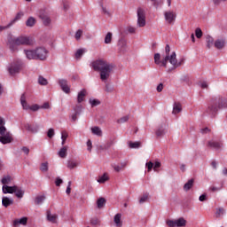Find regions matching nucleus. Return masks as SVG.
I'll use <instances>...</instances> for the list:
<instances>
[{
  "label": "nucleus",
  "mask_w": 227,
  "mask_h": 227,
  "mask_svg": "<svg viewBox=\"0 0 227 227\" xmlns=\"http://www.w3.org/2000/svg\"><path fill=\"white\" fill-rule=\"evenodd\" d=\"M159 168H160V162L156 161V162L154 163V166H153V170H154V171H157V169H159Z\"/></svg>",
  "instance_id": "61"
},
{
  "label": "nucleus",
  "mask_w": 227,
  "mask_h": 227,
  "mask_svg": "<svg viewBox=\"0 0 227 227\" xmlns=\"http://www.w3.org/2000/svg\"><path fill=\"white\" fill-rule=\"evenodd\" d=\"M207 146H209V148H215V150H219V148H222L223 143L211 140L208 142Z\"/></svg>",
  "instance_id": "16"
},
{
  "label": "nucleus",
  "mask_w": 227,
  "mask_h": 227,
  "mask_svg": "<svg viewBox=\"0 0 227 227\" xmlns=\"http://www.w3.org/2000/svg\"><path fill=\"white\" fill-rule=\"evenodd\" d=\"M55 184H56L57 187H59V185H61V184H63V179L57 177Z\"/></svg>",
  "instance_id": "54"
},
{
  "label": "nucleus",
  "mask_w": 227,
  "mask_h": 227,
  "mask_svg": "<svg viewBox=\"0 0 227 227\" xmlns=\"http://www.w3.org/2000/svg\"><path fill=\"white\" fill-rule=\"evenodd\" d=\"M98 208H104L106 207V200L104 198H99L97 201Z\"/></svg>",
  "instance_id": "29"
},
{
  "label": "nucleus",
  "mask_w": 227,
  "mask_h": 227,
  "mask_svg": "<svg viewBox=\"0 0 227 227\" xmlns=\"http://www.w3.org/2000/svg\"><path fill=\"white\" fill-rule=\"evenodd\" d=\"M81 36H82V30L79 29L74 35L75 40H81Z\"/></svg>",
  "instance_id": "49"
},
{
  "label": "nucleus",
  "mask_w": 227,
  "mask_h": 227,
  "mask_svg": "<svg viewBox=\"0 0 227 227\" xmlns=\"http://www.w3.org/2000/svg\"><path fill=\"white\" fill-rule=\"evenodd\" d=\"M90 224H92L93 226H98V224H100V220L97 217H93L90 219Z\"/></svg>",
  "instance_id": "43"
},
{
  "label": "nucleus",
  "mask_w": 227,
  "mask_h": 227,
  "mask_svg": "<svg viewBox=\"0 0 227 227\" xmlns=\"http://www.w3.org/2000/svg\"><path fill=\"white\" fill-rule=\"evenodd\" d=\"M13 141V137L12 133L6 129V127L0 126V143L2 145H8Z\"/></svg>",
  "instance_id": "6"
},
{
  "label": "nucleus",
  "mask_w": 227,
  "mask_h": 227,
  "mask_svg": "<svg viewBox=\"0 0 227 227\" xmlns=\"http://www.w3.org/2000/svg\"><path fill=\"white\" fill-rule=\"evenodd\" d=\"M162 90H164V84L160 83V84L157 86V91H158V93H160V91H162Z\"/></svg>",
  "instance_id": "60"
},
{
  "label": "nucleus",
  "mask_w": 227,
  "mask_h": 227,
  "mask_svg": "<svg viewBox=\"0 0 227 227\" xmlns=\"http://www.w3.org/2000/svg\"><path fill=\"white\" fill-rule=\"evenodd\" d=\"M90 130H91V132L94 136H98V137H102V129L99 127H98V126L92 127L90 129Z\"/></svg>",
  "instance_id": "19"
},
{
  "label": "nucleus",
  "mask_w": 227,
  "mask_h": 227,
  "mask_svg": "<svg viewBox=\"0 0 227 227\" xmlns=\"http://www.w3.org/2000/svg\"><path fill=\"white\" fill-rule=\"evenodd\" d=\"M129 115H125V116L120 118V119L117 121V122H118V123H126V121H129Z\"/></svg>",
  "instance_id": "45"
},
{
  "label": "nucleus",
  "mask_w": 227,
  "mask_h": 227,
  "mask_svg": "<svg viewBox=\"0 0 227 227\" xmlns=\"http://www.w3.org/2000/svg\"><path fill=\"white\" fill-rule=\"evenodd\" d=\"M12 224L14 227L20 226V224L26 226L27 224V217L24 216L20 219H15Z\"/></svg>",
  "instance_id": "12"
},
{
  "label": "nucleus",
  "mask_w": 227,
  "mask_h": 227,
  "mask_svg": "<svg viewBox=\"0 0 227 227\" xmlns=\"http://www.w3.org/2000/svg\"><path fill=\"white\" fill-rule=\"evenodd\" d=\"M15 196L16 198H24V191L19 189V187L16 186Z\"/></svg>",
  "instance_id": "35"
},
{
  "label": "nucleus",
  "mask_w": 227,
  "mask_h": 227,
  "mask_svg": "<svg viewBox=\"0 0 227 227\" xmlns=\"http://www.w3.org/2000/svg\"><path fill=\"white\" fill-rule=\"evenodd\" d=\"M227 107V98H219L215 105H211L208 106L207 113L211 114V116H215V113L219 111V109H226Z\"/></svg>",
  "instance_id": "5"
},
{
  "label": "nucleus",
  "mask_w": 227,
  "mask_h": 227,
  "mask_svg": "<svg viewBox=\"0 0 227 227\" xmlns=\"http://www.w3.org/2000/svg\"><path fill=\"white\" fill-rule=\"evenodd\" d=\"M2 191L4 194H13V192L17 191V185H14V186L4 185L2 188Z\"/></svg>",
  "instance_id": "11"
},
{
  "label": "nucleus",
  "mask_w": 227,
  "mask_h": 227,
  "mask_svg": "<svg viewBox=\"0 0 227 227\" xmlns=\"http://www.w3.org/2000/svg\"><path fill=\"white\" fill-rule=\"evenodd\" d=\"M137 26L138 27H145L146 26V12L145 9L139 7L137 10Z\"/></svg>",
  "instance_id": "7"
},
{
  "label": "nucleus",
  "mask_w": 227,
  "mask_h": 227,
  "mask_svg": "<svg viewBox=\"0 0 227 227\" xmlns=\"http://www.w3.org/2000/svg\"><path fill=\"white\" fill-rule=\"evenodd\" d=\"M8 70L11 75H15L20 72V66L19 64L12 65Z\"/></svg>",
  "instance_id": "13"
},
{
  "label": "nucleus",
  "mask_w": 227,
  "mask_h": 227,
  "mask_svg": "<svg viewBox=\"0 0 227 227\" xmlns=\"http://www.w3.org/2000/svg\"><path fill=\"white\" fill-rule=\"evenodd\" d=\"M22 152H24L26 155H29V148H27V146L22 147Z\"/></svg>",
  "instance_id": "62"
},
{
  "label": "nucleus",
  "mask_w": 227,
  "mask_h": 227,
  "mask_svg": "<svg viewBox=\"0 0 227 227\" xmlns=\"http://www.w3.org/2000/svg\"><path fill=\"white\" fill-rule=\"evenodd\" d=\"M70 185H72V181L68 182V185H67V188L66 190L67 194H70V192L72 191V188L70 187Z\"/></svg>",
  "instance_id": "57"
},
{
  "label": "nucleus",
  "mask_w": 227,
  "mask_h": 227,
  "mask_svg": "<svg viewBox=\"0 0 227 227\" xmlns=\"http://www.w3.org/2000/svg\"><path fill=\"white\" fill-rule=\"evenodd\" d=\"M90 104H91L92 107H95L100 106V101L98 99H90Z\"/></svg>",
  "instance_id": "48"
},
{
  "label": "nucleus",
  "mask_w": 227,
  "mask_h": 227,
  "mask_svg": "<svg viewBox=\"0 0 227 227\" xmlns=\"http://www.w3.org/2000/svg\"><path fill=\"white\" fill-rule=\"evenodd\" d=\"M206 42H207V49H210V47H212V45H214V37L207 35L206 38Z\"/></svg>",
  "instance_id": "30"
},
{
  "label": "nucleus",
  "mask_w": 227,
  "mask_h": 227,
  "mask_svg": "<svg viewBox=\"0 0 227 227\" xmlns=\"http://www.w3.org/2000/svg\"><path fill=\"white\" fill-rule=\"evenodd\" d=\"M38 82L42 86H47V79L43 78V76H39Z\"/></svg>",
  "instance_id": "42"
},
{
  "label": "nucleus",
  "mask_w": 227,
  "mask_h": 227,
  "mask_svg": "<svg viewBox=\"0 0 227 227\" xmlns=\"http://www.w3.org/2000/svg\"><path fill=\"white\" fill-rule=\"evenodd\" d=\"M47 219L50 223L56 224L58 223V215H52L50 211H47Z\"/></svg>",
  "instance_id": "17"
},
{
  "label": "nucleus",
  "mask_w": 227,
  "mask_h": 227,
  "mask_svg": "<svg viewBox=\"0 0 227 227\" xmlns=\"http://www.w3.org/2000/svg\"><path fill=\"white\" fill-rule=\"evenodd\" d=\"M148 201V193H145L140 199H139V203H145Z\"/></svg>",
  "instance_id": "47"
},
{
  "label": "nucleus",
  "mask_w": 227,
  "mask_h": 227,
  "mask_svg": "<svg viewBox=\"0 0 227 227\" xmlns=\"http://www.w3.org/2000/svg\"><path fill=\"white\" fill-rule=\"evenodd\" d=\"M86 98V90L83 89L78 93L77 102L81 104V102H84V98Z\"/></svg>",
  "instance_id": "18"
},
{
  "label": "nucleus",
  "mask_w": 227,
  "mask_h": 227,
  "mask_svg": "<svg viewBox=\"0 0 227 227\" xmlns=\"http://www.w3.org/2000/svg\"><path fill=\"white\" fill-rule=\"evenodd\" d=\"M128 31L129 33L133 34V33H136V28L134 27H129Z\"/></svg>",
  "instance_id": "64"
},
{
  "label": "nucleus",
  "mask_w": 227,
  "mask_h": 227,
  "mask_svg": "<svg viewBox=\"0 0 227 227\" xmlns=\"http://www.w3.org/2000/svg\"><path fill=\"white\" fill-rule=\"evenodd\" d=\"M20 102H21V106H22L23 109L27 111V109H29L30 106H29V105H27V102L26 101V94L21 95Z\"/></svg>",
  "instance_id": "21"
},
{
  "label": "nucleus",
  "mask_w": 227,
  "mask_h": 227,
  "mask_svg": "<svg viewBox=\"0 0 227 227\" xmlns=\"http://www.w3.org/2000/svg\"><path fill=\"white\" fill-rule=\"evenodd\" d=\"M29 109H30L31 111H38V109H40V106H38V105H33V106H31L29 107Z\"/></svg>",
  "instance_id": "56"
},
{
  "label": "nucleus",
  "mask_w": 227,
  "mask_h": 227,
  "mask_svg": "<svg viewBox=\"0 0 227 227\" xmlns=\"http://www.w3.org/2000/svg\"><path fill=\"white\" fill-rule=\"evenodd\" d=\"M36 24V20L33 17H29L26 22L27 27H33Z\"/></svg>",
  "instance_id": "27"
},
{
  "label": "nucleus",
  "mask_w": 227,
  "mask_h": 227,
  "mask_svg": "<svg viewBox=\"0 0 227 227\" xmlns=\"http://www.w3.org/2000/svg\"><path fill=\"white\" fill-rule=\"evenodd\" d=\"M195 36L197 38H201V36H203V31H201V28L195 29Z\"/></svg>",
  "instance_id": "46"
},
{
  "label": "nucleus",
  "mask_w": 227,
  "mask_h": 227,
  "mask_svg": "<svg viewBox=\"0 0 227 227\" xmlns=\"http://www.w3.org/2000/svg\"><path fill=\"white\" fill-rule=\"evenodd\" d=\"M2 205L5 208H8V207L13 205V200L10 199L8 197H3V199H2Z\"/></svg>",
  "instance_id": "15"
},
{
  "label": "nucleus",
  "mask_w": 227,
  "mask_h": 227,
  "mask_svg": "<svg viewBox=\"0 0 227 227\" xmlns=\"http://www.w3.org/2000/svg\"><path fill=\"white\" fill-rule=\"evenodd\" d=\"M10 182H12V177L10 176H7L2 178V184L4 185H8V184H10Z\"/></svg>",
  "instance_id": "39"
},
{
  "label": "nucleus",
  "mask_w": 227,
  "mask_h": 227,
  "mask_svg": "<svg viewBox=\"0 0 227 227\" xmlns=\"http://www.w3.org/2000/svg\"><path fill=\"white\" fill-rule=\"evenodd\" d=\"M164 16L168 24H174L175 20H176V13L173 11L165 12Z\"/></svg>",
  "instance_id": "9"
},
{
  "label": "nucleus",
  "mask_w": 227,
  "mask_h": 227,
  "mask_svg": "<svg viewBox=\"0 0 227 227\" xmlns=\"http://www.w3.org/2000/svg\"><path fill=\"white\" fill-rule=\"evenodd\" d=\"M107 180H109V176H107L106 173H105L103 176H101L98 178V182L99 184H106V182H107Z\"/></svg>",
  "instance_id": "32"
},
{
  "label": "nucleus",
  "mask_w": 227,
  "mask_h": 227,
  "mask_svg": "<svg viewBox=\"0 0 227 227\" xmlns=\"http://www.w3.org/2000/svg\"><path fill=\"white\" fill-rule=\"evenodd\" d=\"M146 168H147V171H152V169H153V162L149 161L145 164Z\"/></svg>",
  "instance_id": "51"
},
{
  "label": "nucleus",
  "mask_w": 227,
  "mask_h": 227,
  "mask_svg": "<svg viewBox=\"0 0 227 227\" xmlns=\"http://www.w3.org/2000/svg\"><path fill=\"white\" fill-rule=\"evenodd\" d=\"M48 137L52 138L54 137V129H50L47 133Z\"/></svg>",
  "instance_id": "53"
},
{
  "label": "nucleus",
  "mask_w": 227,
  "mask_h": 227,
  "mask_svg": "<svg viewBox=\"0 0 227 227\" xmlns=\"http://www.w3.org/2000/svg\"><path fill=\"white\" fill-rule=\"evenodd\" d=\"M27 59H40L45 61L49 54V51L44 47H38L35 50H25L24 51Z\"/></svg>",
  "instance_id": "3"
},
{
  "label": "nucleus",
  "mask_w": 227,
  "mask_h": 227,
  "mask_svg": "<svg viewBox=\"0 0 227 227\" xmlns=\"http://www.w3.org/2000/svg\"><path fill=\"white\" fill-rule=\"evenodd\" d=\"M59 84L65 93H70V86H68V82L67 80H59Z\"/></svg>",
  "instance_id": "10"
},
{
  "label": "nucleus",
  "mask_w": 227,
  "mask_h": 227,
  "mask_svg": "<svg viewBox=\"0 0 227 227\" xmlns=\"http://www.w3.org/2000/svg\"><path fill=\"white\" fill-rule=\"evenodd\" d=\"M78 163L77 161H74V160H68L67 161V168L69 169H74V168H77Z\"/></svg>",
  "instance_id": "36"
},
{
  "label": "nucleus",
  "mask_w": 227,
  "mask_h": 227,
  "mask_svg": "<svg viewBox=\"0 0 227 227\" xmlns=\"http://www.w3.org/2000/svg\"><path fill=\"white\" fill-rule=\"evenodd\" d=\"M41 171H43V173L49 171V163L48 162H44L41 164Z\"/></svg>",
  "instance_id": "41"
},
{
  "label": "nucleus",
  "mask_w": 227,
  "mask_h": 227,
  "mask_svg": "<svg viewBox=\"0 0 227 227\" xmlns=\"http://www.w3.org/2000/svg\"><path fill=\"white\" fill-rule=\"evenodd\" d=\"M74 111L76 114H81L82 111V105H77L74 108Z\"/></svg>",
  "instance_id": "44"
},
{
  "label": "nucleus",
  "mask_w": 227,
  "mask_h": 227,
  "mask_svg": "<svg viewBox=\"0 0 227 227\" xmlns=\"http://www.w3.org/2000/svg\"><path fill=\"white\" fill-rule=\"evenodd\" d=\"M40 19H42L43 23L45 26H51V18L45 14H40Z\"/></svg>",
  "instance_id": "22"
},
{
  "label": "nucleus",
  "mask_w": 227,
  "mask_h": 227,
  "mask_svg": "<svg viewBox=\"0 0 227 227\" xmlns=\"http://www.w3.org/2000/svg\"><path fill=\"white\" fill-rule=\"evenodd\" d=\"M85 52H86L85 49L77 50V51L75 52V59H81V58H82V54H84Z\"/></svg>",
  "instance_id": "31"
},
{
  "label": "nucleus",
  "mask_w": 227,
  "mask_h": 227,
  "mask_svg": "<svg viewBox=\"0 0 227 227\" xmlns=\"http://www.w3.org/2000/svg\"><path fill=\"white\" fill-rule=\"evenodd\" d=\"M169 52H171V48H169V44H167L165 46V56H163V59L160 60V54L155 53L154 54V63L155 65H160V67H164V68H168V61L170 63V65H173L174 68H178L182 63H178V60L176 59V52H172L169 55Z\"/></svg>",
  "instance_id": "1"
},
{
  "label": "nucleus",
  "mask_w": 227,
  "mask_h": 227,
  "mask_svg": "<svg viewBox=\"0 0 227 227\" xmlns=\"http://www.w3.org/2000/svg\"><path fill=\"white\" fill-rule=\"evenodd\" d=\"M68 150L67 146H63L59 152V157H60L61 159H65L67 157V152Z\"/></svg>",
  "instance_id": "25"
},
{
  "label": "nucleus",
  "mask_w": 227,
  "mask_h": 227,
  "mask_svg": "<svg viewBox=\"0 0 227 227\" xmlns=\"http://www.w3.org/2000/svg\"><path fill=\"white\" fill-rule=\"evenodd\" d=\"M101 8H102V12L105 15H107L108 17H111V12H109V11H107V8L104 7L103 4H101Z\"/></svg>",
  "instance_id": "52"
},
{
  "label": "nucleus",
  "mask_w": 227,
  "mask_h": 227,
  "mask_svg": "<svg viewBox=\"0 0 227 227\" xmlns=\"http://www.w3.org/2000/svg\"><path fill=\"white\" fill-rule=\"evenodd\" d=\"M51 106L49 105V102L44 103L40 106V109H49Z\"/></svg>",
  "instance_id": "58"
},
{
  "label": "nucleus",
  "mask_w": 227,
  "mask_h": 227,
  "mask_svg": "<svg viewBox=\"0 0 227 227\" xmlns=\"http://www.w3.org/2000/svg\"><path fill=\"white\" fill-rule=\"evenodd\" d=\"M166 223L168 227H185L187 225V220L184 217L176 220H167Z\"/></svg>",
  "instance_id": "8"
},
{
  "label": "nucleus",
  "mask_w": 227,
  "mask_h": 227,
  "mask_svg": "<svg viewBox=\"0 0 227 227\" xmlns=\"http://www.w3.org/2000/svg\"><path fill=\"white\" fill-rule=\"evenodd\" d=\"M156 136L158 137H160L161 136H164V129L160 128L157 131H156Z\"/></svg>",
  "instance_id": "50"
},
{
  "label": "nucleus",
  "mask_w": 227,
  "mask_h": 227,
  "mask_svg": "<svg viewBox=\"0 0 227 227\" xmlns=\"http://www.w3.org/2000/svg\"><path fill=\"white\" fill-rule=\"evenodd\" d=\"M200 201H206L207 200V194H202L199 198Z\"/></svg>",
  "instance_id": "63"
},
{
  "label": "nucleus",
  "mask_w": 227,
  "mask_h": 227,
  "mask_svg": "<svg viewBox=\"0 0 227 227\" xmlns=\"http://www.w3.org/2000/svg\"><path fill=\"white\" fill-rule=\"evenodd\" d=\"M182 112V104L175 103L173 106V114H178V113Z\"/></svg>",
  "instance_id": "23"
},
{
  "label": "nucleus",
  "mask_w": 227,
  "mask_h": 227,
  "mask_svg": "<svg viewBox=\"0 0 227 227\" xmlns=\"http://www.w3.org/2000/svg\"><path fill=\"white\" fill-rule=\"evenodd\" d=\"M43 200H45V196H43V195L37 196V197L35 198V205H40V204H42V203L43 202Z\"/></svg>",
  "instance_id": "38"
},
{
  "label": "nucleus",
  "mask_w": 227,
  "mask_h": 227,
  "mask_svg": "<svg viewBox=\"0 0 227 227\" xmlns=\"http://www.w3.org/2000/svg\"><path fill=\"white\" fill-rule=\"evenodd\" d=\"M68 138V132L67 130H63L61 132V139H62V145L67 143V139Z\"/></svg>",
  "instance_id": "34"
},
{
  "label": "nucleus",
  "mask_w": 227,
  "mask_h": 227,
  "mask_svg": "<svg viewBox=\"0 0 227 227\" xmlns=\"http://www.w3.org/2000/svg\"><path fill=\"white\" fill-rule=\"evenodd\" d=\"M115 224L117 227H121L122 223H121V214H117L114 215V219Z\"/></svg>",
  "instance_id": "24"
},
{
  "label": "nucleus",
  "mask_w": 227,
  "mask_h": 227,
  "mask_svg": "<svg viewBox=\"0 0 227 227\" xmlns=\"http://www.w3.org/2000/svg\"><path fill=\"white\" fill-rule=\"evenodd\" d=\"M25 129L28 130V132H38V127L32 126L31 124H26Z\"/></svg>",
  "instance_id": "28"
},
{
  "label": "nucleus",
  "mask_w": 227,
  "mask_h": 227,
  "mask_svg": "<svg viewBox=\"0 0 227 227\" xmlns=\"http://www.w3.org/2000/svg\"><path fill=\"white\" fill-rule=\"evenodd\" d=\"M114 171H116V173H120V171L122 169L120 165H114L113 166Z\"/></svg>",
  "instance_id": "59"
},
{
  "label": "nucleus",
  "mask_w": 227,
  "mask_h": 227,
  "mask_svg": "<svg viewBox=\"0 0 227 227\" xmlns=\"http://www.w3.org/2000/svg\"><path fill=\"white\" fill-rule=\"evenodd\" d=\"M224 212H225V210L223 209V207L216 208L215 217H217V218L222 217V215H224Z\"/></svg>",
  "instance_id": "33"
},
{
  "label": "nucleus",
  "mask_w": 227,
  "mask_h": 227,
  "mask_svg": "<svg viewBox=\"0 0 227 227\" xmlns=\"http://www.w3.org/2000/svg\"><path fill=\"white\" fill-rule=\"evenodd\" d=\"M91 67L95 72H99L100 79L103 82L107 81L111 76V72L114 67L104 59H98L91 63Z\"/></svg>",
  "instance_id": "2"
},
{
  "label": "nucleus",
  "mask_w": 227,
  "mask_h": 227,
  "mask_svg": "<svg viewBox=\"0 0 227 227\" xmlns=\"http://www.w3.org/2000/svg\"><path fill=\"white\" fill-rule=\"evenodd\" d=\"M200 88H202V90H207L208 88V83L207 82H200Z\"/></svg>",
  "instance_id": "55"
},
{
  "label": "nucleus",
  "mask_w": 227,
  "mask_h": 227,
  "mask_svg": "<svg viewBox=\"0 0 227 227\" xmlns=\"http://www.w3.org/2000/svg\"><path fill=\"white\" fill-rule=\"evenodd\" d=\"M129 148H139L141 147V142H129Z\"/></svg>",
  "instance_id": "40"
},
{
  "label": "nucleus",
  "mask_w": 227,
  "mask_h": 227,
  "mask_svg": "<svg viewBox=\"0 0 227 227\" xmlns=\"http://www.w3.org/2000/svg\"><path fill=\"white\" fill-rule=\"evenodd\" d=\"M22 17H24V12H18L15 18L9 23V26H13L15 22H17L18 20H20Z\"/></svg>",
  "instance_id": "20"
},
{
  "label": "nucleus",
  "mask_w": 227,
  "mask_h": 227,
  "mask_svg": "<svg viewBox=\"0 0 227 227\" xmlns=\"http://www.w3.org/2000/svg\"><path fill=\"white\" fill-rule=\"evenodd\" d=\"M215 49H218V50L224 49V47H226V40L217 39L215 42Z\"/></svg>",
  "instance_id": "14"
},
{
  "label": "nucleus",
  "mask_w": 227,
  "mask_h": 227,
  "mask_svg": "<svg viewBox=\"0 0 227 227\" xmlns=\"http://www.w3.org/2000/svg\"><path fill=\"white\" fill-rule=\"evenodd\" d=\"M192 185H194V179H190L186 184L184 185V191H191L192 188Z\"/></svg>",
  "instance_id": "26"
},
{
  "label": "nucleus",
  "mask_w": 227,
  "mask_h": 227,
  "mask_svg": "<svg viewBox=\"0 0 227 227\" xmlns=\"http://www.w3.org/2000/svg\"><path fill=\"white\" fill-rule=\"evenodd\" d=\"M113 40V33L108 32L105 37V43H111Z\"/></svg>",
  "instance_id": "37"
},
{
  "label": "nucleus",
  "mask_w": 227,
  "mask_h": 227,
  "mask_svg": "<svg viewBox=\"0 0 227 227\" xmlns=\"http://www.w3.org/2000/svg\"><path fill=\"white\" fill-rule=\"evenodd\" d=\"M19 45H35V40L24 35L9 39V47L11 51H17Z\"/></svg>",
  "instance_id": "4"
}]
</instances>
